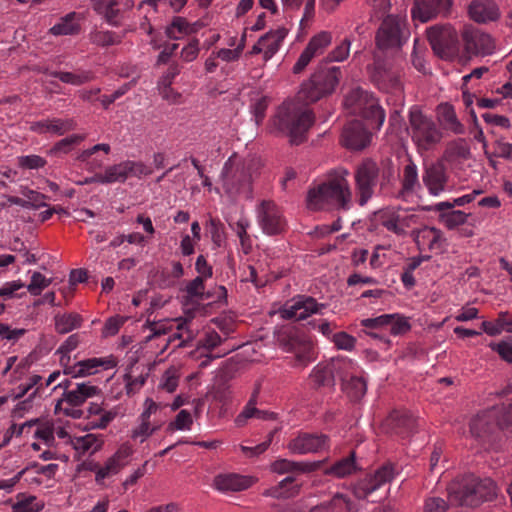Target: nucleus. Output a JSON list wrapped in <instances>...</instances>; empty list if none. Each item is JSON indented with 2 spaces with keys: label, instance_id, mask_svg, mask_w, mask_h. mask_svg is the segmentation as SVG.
<instances>
[{
  "label": "nucleus",
  "instance_id": "obj_1",
  "mask_svg": "<svg viewBox=\"0 0 512 512\" xmlns=\"http://www.w3.org/2000/svg\"><path fill=\"white\" fill-rule=\"evenodd\" d=\"M340 76L339 67L320 65L311 78L302 84L297 100L286 101L278 108L274 125L288 135L292 143H301L314 122L312 111L306 106L332 94Z\"/></svg>",
  "mask_w": 512,
  "mask_h": 512
},
{
  "label": "nucleus",
  "instance_id": "obj_2",
  "mask_svg": "<svg viewBox=\"0 0 512 512\" xmlns=\"http://www.w3.org/2000/svg\"><path fill=\"white\" fill-rule=\"evenodd\" d=\"M345 169L335 171L325 182L309 189L307 206L312 210H349L352 205V191Z\"/></svg>",
  "mask_w": 512,
  "mask_h": 512
},
{
  "label": "nucleus",
  "instance_id": "obj_3",
  "mask_svg": "<svg viewBox=\"0 0 512 512\" xmlns=\"http://www.w3.org/2000/svg\"><path fill=\"white\" fill-rule=\"evenodd\" d=\"M396 169L390 158L380 163L372 159H365L357 165L354 172L356 200L364 206L374 195L375 188L381 178V187L389 184L395 178Z\"/></svg>",
  "mask_w": 512,
  "mask_h": 512
},
{
  "label": "nucleus",
  "instance_id": "obj_4",
  "mask_svg": "<svg viewBox=\"0 0 512 512\" xmlns=\"http://www.w3.org/2000/svg\"><path fill=\"white\" fill-rule=\"evenodd\" d=\"M260 162L255 158L241 159L232 155L222 170V187L232 199L243 195L251 198L252 183L258 174Z\"/></svg>",
  "mask_w": 512,
  "mask_h": 512
},
{
  "label": "nucleus",
  "instance_id": "obj_5",
  "mask_svg": "<svg viewBox=\"0 0 512 512\" xmlns=\"http://www.w3.org/2000/svg\"><path fill=\"white\" fill-rule=\"evenodd\" d=\"M449 501L453 505L476 507L497 495L496 484L490 478H479L473 474L457 478L448 486Z\"/></svg>",
  "mask_w": 512,
  "mask_h": 512
},
{
  "label": "nucleus",
  "instance_id": "obj_6",
  "mask_svg": "<svg viewBox=\"0 0 512 512\" xmlns=\"http://www.w3.org/2000/svg\"><path fill=\"white\" fill-rule=\"evenodd\" d=\"M512 432V403L494 406L471 420L470 432L479 439L484 449L493 447L494 433L498 430Z\"/></svg>",
  "mask_w": 512,
  "mask_h": 512
},
{
  "label": "nucleus",
  "instance_id": "obj_7",
  "mask_svg": "<svg viewBox=\"0 0 512 512\" xmlns=\"http://www.w3.org/2000/svg\"><path fill=\"white\" fill-rule=\"evenodd\" d=\"M409 133L419 154L433 150L442 140L443 133L437 123L420 109L413 107L409 113Z\"/></svg>",
  "mask_w": 512,
  "mask_h": 512
},
{
  "label": "nucleus",
  "instance_id": "obj_8",
  "mask_svg": "<svg viewBox=\"0 0 512 512\" xmlns=\"http://www.w3.org/2000/svg\"><path fill=\"white\" fill-rule=\"evenodd\" d=\"M277 342L285 352L294 354V367L304 368L315 360V348L309 337L294 326L281 328Z\"/></svg>",
  "mask_w": 512,
  "mask_h": 512
},
{
  "label": "nucleus",
  "instance_id": "obj_9",
  "mask_svg": "<svg viewBox=\"0 0 512 512\" xmlns=\"http://www.w3.org/2000/svg\"><path fill=\"white\" fill-rule=\"evenodd\" d=\"M345 106L353 114L361 115L373 129H380L385 121L384 109L374 95L362 88L353 89L345 98Z\"/></svg>",
  "mask_w": 512,
  "mask_h": 512
},
{
  "label": "nucleus",
  "instance_id": "obj_10",
  "mask_svg": "<svg viewBox=\"0 0 512 512\" xmlns=\"http://www.w3.org/2000/svg\"><path fill=\"white\" fill-rule=\"evenodd\" d=\"M371 82L381 91L400 95L402 93V82L400 71L392 64L382 59L377 53L374 61L367 67Z\"/></svg>",
  "mask_w": 512,
  "mask_h": 512
},
{
  "label": "nucleus",
  "instance_id": "obj_11",
  "mask_svg": "<svg viewBox=\"0 0 512 512\" xmlns=\"http://www.w3.org/2000/svg\"><path fill=\"white\" fill-rule=\"evenodd\" d=\"M100 392L101 390L95 385L78 383L74 389L63 392L62 398L55 405V413L62 412L66 416L80 418L83 413L78 407L87 399L99 395Z\"/></svg>",
  "mask_w": 512,
  "mask_h": 512
},
{
  "label": "nucleus",
  "instance_id": "obj_12",
  "mask_svg": "<svg viewBox=\"0 0 512 512\" xmlns=\"http://www.w3.org/2000/svg\"><path fill=\"white\" fill-rule=\"evenodd\" d=\"M433 52L442 59H452L458 52V36L450 25H434L427 30Z\"/></svg>",
  "mask_w": 512,
  "mask_h": 512
},
{
  "label": "nucleus",
  "instance_id": "obj_13",
  "mask_svg": "<svg viewBox=\"0 0 512 512\" xmlns=\"http://www.w3.org/2000/svg\"><path fill=\"white\" fill-rule=\"evenodd\" d=\"M409 32L405 22L396 16L387 15L376 34V45L380 50L399 48L407 40Z\"/></svg>",
  "mask_w": 512,
  "mask_h": 512
},
{
  "label": "nucleus",
  "instance_id": "obj_14",
  "mask_svg": "<svg viewBox=\"0 0 512 512\" xmlns=\"http://www.w3.org/2000/svg\"><path fill=\"white\" fill-rule=\"evenodd\" d=\"M395 467L386 463L379 467L373 474H367L359 479L353 486V495L360 500L366 499L374 491L389 483L395 477Z\"/></svg>",
  "mask_w": 512,
  "mask_h": 512
},
{
  "label": "nucleus",
  "instance_id": "obj_15",
  "mask_svg": "<svg viewBox=\"0 0 512 512\" xmlns=\"http://www.w3.org/2000/svg\"><path fill=\"white\" fill-rule=\"evenodd\" d=\"M419 220V215L402 207L388 208L380 213L381 225L398 236L404 235L406 229L418 224Z\"/></svg>",
  "mask_w": 512,
  "mask_h": 512
},
{
  "label": "nucleus",
  "instance_id": "obj_16",
  "mask_svg": "<svg viewBox=\"0 0 512 512\" xmlns=\"http://www.w3.org/2000/svg\"><path fill=\"white\" fill-rule=\"evenodd\" d=\"M349 367H353L352 360L343 357L317 364L310 374L313 386L315 388L334 386L335 377L340 378L343 368Z\"/></svg>",
  "mask_w": 512,
  "mask_h": 512
},
{
  "label": "nucleus",
  "instance_id": "obj_17",
  "mask_svg": "<svg viewBox=\"0 0 512 512\" xmlns=\"http://www.w3.org/2000/svg\"><path fill=\"white\" fill-rule=\"evenodd\" d=\"M257 220L267 235L281 234L286 228V220L280 208L271 200H263L257 208Z\"/></svg>",
  "mask_w": 512,
  "mask_h": 512
},
{
  "label": "nucleus",
  "instance_id": "obj_18",
  "mask_svg": "<svg viewBox=\"0 0 512 512\" xmlns=\"http://www.w3.org/2000/svg\"><path fill=\"white\" fill-rule=\"evenodd\" d=\"M325 307V304L318 303L311 296L300 295L287 302L280 310V315L286 320H303Z\"/></svg>",
  "mask_w": 512,
  "mask_h": 512
},
{
  "label": "nucleus",
  "instance_id": "obj_19",
  "mask_svg": "<svg viewBox=\"0 0 512 512\" xmlns=\"http://www.w3.org/2000/svg\"><path fill=\"white\" fill-rule=\"evenodd\" d=\"M352 366L343 368L340 379L342 390L346 396L353 402L360 401L367 391L366 380L361 375L362 370L352 361Z\"/></svg>",
  "mask_w": 512,
  "mask_h": 512
},
{
  "label": "nucleus",
  "instance_id": "obj_20",
  "mask_svg": "<svg viewBox=\"0 0 512 512\" xmlns=\"http://www.w3.org/2000/svg\"><path fill=\"white\" fill-rule=\"evenodd\" d=\"M329 448V437L325 434L301 433L293 438L288 449L293 454L317 453Z\"/></svg>",
  "mask_w": 512,
  "mask_h": 512
},
{
  "label": "nucleus",
  "instance_id": "obj_21",
  "mask_svg": "<svg viewBox=\"0 0 512 512\" xmlns=\"http://www.w3.org/2000/svg\"><path fill=\"white\" fill-rule=\"evenodd\" d=\"M451 5V0H415L411 12L414 20L427 22L438 16H446Z\"/></svg>",
  "mask_w": 512,
  "mask_h": 512
},
{
  "label": "nucleus",
  "instance_id": "obj_22",
  "mask_svg": "<svg viewBox=\"0 0 512 512\" xmlns=\"http://www.w3.org/2000/svg\"><path fill=\"white\" fill-rule=\"evenodd\" d=\"M116 365L112 358H89L74 365H64L63 373L72 378L86 377L97 373L101 368L110 369Z\"/></svg>",
  "mask_w": 512,
  "mask_h": 512
},
{
  "label": "nucleus",
  "instance_id": "obj_23",
  "mask_svg": "<svg viewBox=\"0 0 512 512\" xmlns=\"http://www.w3.org/2000/svg\"><path fill=\"white\" fill-rule=\"evenodd\" d=\"M371 140V134L361 121L349 122L342 132V143L345 147L353 150L365 148Z\"/></svg>",
  "mask_w": 512,
  "mask_h": 512
},
{
  "label": "nucleus",
  "instance_id": "obj_24",
  "mask_svg": "<svg viewBox=\"0 0 512 512\" xmlns=\"http://www.w3.org/2000/svg\"><path fill=\"white\" fill-rule=\"evenodd\" d=\"M465 49L470 54H491L494 49L493 39L489 34L477 29H467L463 33Z\"/></svg>",
  "mask_w": 512,
  "mask_h": 512
},
{
  "label": "nucleus",
  "instance_id": "obj_25",
  "mask_svg": "<svg viewBox=\"0 0 512 512\" xmlns=\"http://www.w3.org/2000/svg\"><path fill=\"white\" fill-rule=\"evenodd\" d=\"M387 426L392 433L404 439L415 431L417 419L407 410H395L388 417Z\"/></svg>",
  "mask_w": 512,
  "mask_h": 512
},
{
  "label": "nucleus",
  "instance_id": "obj_26",
  "mask_svg": "<svg viewBox=\"0 0 512 512\" xmlns=\"http://www.w3.org/2000/svg\"><path fill=\"white\" fill-rule=\"evenodd\" d=\"M400 183L401 188L395 194V197L404 201H408L421 186L418 177V168L411 159L408 160V163L403 168Z\"/></svg>",
  "mask_w": 512,
  "mask_h": 512
},
{
  "label": "nucleus",
  "instance_id": "obj_27",
  "mask_svg": "<svg viewBox=\"0 0 512 512\" xmlns=\"http://www.w3.org/2000/svg\"><path fill=\"white\" fill-rule=\"evenodd\" d=\"M468 14L477 23H488L499 19L500 10L494 0H473L468 6Z\"/></svg>",
  "mask_w": 512,
  "mask_h": 512
},
{
  "label": "nucleus",
  "instance_id": "obj_28",
  "mask_svg": "<svg viewBox=\"0 0 512 512\" xmlns=\"http://www.w3.org/2000/svg\"><path fill=\"white\" fill-rule=\"evenodd\" d=\"M157 409L158 405L154 401H146V408L139 416L140 423L131 430V439L143 443L158 430L159 426H153L150 421L151 415Z\"/></svg>",
  "mask_w": 512,
  "mask_h": 512
},
{
  "label": "nucleus",
  "instance_id": "obj_29",
  "mask_svg": "<svg viewBox=\"0 0 512 512\" xmlns=\"http://www.w3.org/2000/svg\"><path fill=\"white\" fill-rule=\"evenodd\" d=\"M322 462H296L288 459H277L271 464V470L279 475L297 476L316 471Z\"/></svg>",
  "mask_w": 512,
  "mask_h": 512
},
{
  "label": "nucleus",
  "instance_id": "obj_30",
  "mask_svg": "<svg viewBox=\"0 0 512 512\" xmlns=\"http://www.w3.org/2000/svg\"><path fill=\"white\" fill-rule=\"evenodd\" d=\"M57 470V464L41 465L39 463H32L31 465L19 471L14 477L0 480V490H4L8 493L11 492L21 477L26 474L32 473L36 475H45L47 478H52Z\"/></svg>",
  "mask_w": 512,
  "mask_h": 512
},
{
  "label": "nucleus",
  "instance_id": "obj_31",
  "mask_svg": "<svg viewBox=\"0 0 512 512\" xmlns=\"http://www.w3.org/2000/svg\"><path fill=\"white\" fill-rule=\"evenodd\" d=\"M412 235L419 250H424L425 247H427L429 251L439 250L442 248L445 241L443 233L435 227L425 226L421 229L414 230Z\"/></svg>",
  "mask_w": 512,
  "mask_h": 512
},
{
  "label": "nucleus",
  "instance_id": "obj_32",
  "mask_svg": "<svg viewBox=\"0 0 512 512\" xmlns=\"http://www.w3.org/2000/svg\"><path fill=\"white\" fill-rule=\"evenodd\" d=\"M75 127L76 122L73 119L53 118L33 122L30 130L38 134L51 133L61 136L74 130Z\"/></svg>",
  "mask_w": 512,
  "mask_h": 512
},
{
  "label": "nucleus",
  "instance_id": "obj_33",
  "mask_svg": "<svg viewBox=\"0 0 512 512\" xmlns=\"http://www.w3.org/2000/svg\"><path fill=\"white\" fill-rule=\"evenodd\" d=\"M422 180L430 194L435 196L439 195L445 190L447 181L443 166L439 164H431L426 167Z\"/></svg>",
  "mask_w": 512,
  "mask_h": 512
},
{
  "label": "nucleus",
  "instance_id": "obj_34",
  "mask_svg": "<svg viewBox=\"0 0 512 512\" xmlns=\"http://www.w3.org/2000/svg\"><path fill=\"white\" fill-rule=\"evenodd\" d=\"M301 486L302 484L298 483L295 476H287L277 485L266 489L263 495L275 499H290L299 494Z\"/></svg>",
  "mask_w": 512,
  "mask_h": 512
},
{
  "label": "nucleus",
  "instance_id": "obj_35",
  "mask_svg": "<svg viewBox=\"0 0 512 512\" xmlns=\"http://www.w3.org/2000/svg\"><path fill=\"white\" fill-rule=\"evenodd\" d=\"M359 469L360 467L356 462V452L351 450L347 456L326 467L323 473L341 479L356 473Z\"/></svg>",
  "mask_w": 512,
  "mask_h": 512
},
{
  "label": "nucleus",
  "instance_id": "obj_36",
  "mask_svg": "<svg viewBox=\"0 0 512 512\" xmlns=\"http://www.w3.org/2000/svg\"><path fill=\"white\" fill-rule=\"evenodd\" d=\"M215 487L222 492H238L253 484L252 478L238 474H223L215 477Z\"/></svg>",
  "mask_w": 512,
  "mask_h": 512
},
{
  "label": "nucleus",
  "instance_id": "obj_37",
  "mask_svg": "<svg viewBox=\"0 0 512 512\" xmlns=\"http://www.w3.org/2000/svg\"><path fill=\"white\" fill-rule=\"evenodd\" d=\"M129 177L125 161L109 166L104 173H99L90 179H86L85 183H101L110 184L115 182H124Z\"/></svg>",
  "mask_w": 512,
  "mask_h": 512
},
{
  "label": "nucleus",
  "instance_id": "obj_38",
  "mask_svg": "<svg viewBox=\"0 0 512 512\" xmlns=\"http://www.w3.org/2000/svg\"><path fill=\"white\" fill-rule=\"evenodd\" d=\"M82 17L77 12H70L61 17L59 22L50 28V33L55 36L77 35L80 33V21Z\"/></svg>",
  "mask_w": 512,
  "mask_h": 512
},
{
  "label": "nucleus",
  "instance_id": "obj_39",
  "mask_svg": "<svg viewBox=\"0 0 512 512\" xmlns=\"http://www.w3.org/2000/svg\"><path fill=\"white\" fill-rule=\"evenodd\" d=\"M258 390L254 391L251 398L243 408L242 412L236 417L235 424L238 427L244 426L247 421L251 418H257L262 420H268L274 418V413L259 410L256 408Z\"/></svg>",
  "mask_w": 512,
  "mask_h": 512
},
{
  "label": "nucleus",
  "instance_id": "obj_40",
  "mask_svg": "<svg viewBox=\"0 0 512 512\" xmlns=\"http://www.w3.org/2000/svg\"><path fill=\"white\" fill-rule=\"evenodd\" d=\"M103 444L104 440L101 435L91 433L71 439L73 448L82 455L96 453L102 448Z\"/></svg>",
  "mask_w": 512,
  "mask_h": 512
},
{
  "label": "nucleus",
  "instance_id": "obj_41",
  "mask_svg": "<svg viewBox=\"0 0 512 512\" xmlns=\"http://www.w3.org/2000/svg\"><path fill=\"white\" fill-rule=\"evenodd\" d=\"M286 35L287 30L283 27H280L276 30H272L266 33L260 38V44H262L264 47V59L266 61L276 54Z\"/></svg>",
  "mask_w": 512,
  "mask_h": 512
},
{
  "label": "nucleus",
  "instance_id": "obj_42",
  "mask_svg": "<svg viewBox=\"0 0 512 512\" xmlns=\"http://www.w3.org/2000/svg\"><path fill=\"white\" fill-rule=\"evenodd\" d=\"M198 28V23L190 24L185 18L177 16L166 27L165 34L169 39L178 40L183 35L196 33Z\"/></svg>",
  "mask_w": 512,
  "mask_h": 512
},
{
  "label": "nucleus",
  "instance_id": "obj_43",
  "mask_svg": "<svg viewBox=\"0 0 512 512\" xmlns=\"http://www.w3.org/2000/svg\"><path fill=\"white\" fill-rule=\"evenodd\" d=\"M50 76L74 86H80L94 78L93 73L87 70H78L77 72L53 71L50 73Z\"/></svg>",
  "mask_w": 512,
  "mask_h": 512
},
{
  "label": "nucleus",
  "instance_id": "obj_44",
  "mask_svg": "<svg viewBox=\"0 0 512 512\" xmlns=\"http://www.w3.org/2000/svg\"><path fill=\"white\" fill-rule=\"evenodd\" d=\"M55 329L60 334H66L79 328L83 322V318L78 313L57 314L54 318Z\"/></svg>",
  "mask_w": 512,
  "mask_h": 512
},
{
  "label": "nucleus",
  "instance_id": "obj_45",
  "mask_svg": "<svg viewBox=\"0 0 512 512\" xmlns=\"http://www.w3.org/2000/svg\"><path fill=\"white\" fill-rule=\"evenodd\" d=\"M44 503L37 500L36 496L20 493L17 501L12 505L13 512H39Z\"/></svg>",
  "mask_w": 512,
  "mask_h": 512
},
{
  "label": "nucleus",
  "instance_id": "obj_46",
  "mask_svg": "<svg viewBox=\"0 0 512 512\" xmlns=\"http://www.w3.org/2000/svg\"><path fill=\"white\" fill-rule=\"evenodd\" d=\"M325 507L332 512H358L357 504L342 493L335 494Z\"/></svg>",
  "mask_w": 512,
  "mask_h": 512
},
{
  "label": "nucleus",
  "instance_id": "obj_47",
  "mask_svg": "<svg viewBox=\"0 0 512 512\" xmlns=\"http://www.w3.org/2000/svg\"><path fill=\"white\" fill-rule=\"evenodd\" d=\"M185 292L190 301L200 303L207 298L205 291V280L194 278L186 284Z\"/></svg>",
  "mask_w": 512,
  "mask_h": 512
},
{
  "label": "nucleus",
  "instance_id": "obj_48",
  "mask_svg": "<svg viewBox=\"0 0 512 512\" xmlns=\"http://www.w3.org/2000/svg\"><path fill=\"white\" fill-rule=\"evenodd\" d=\"M89 39L91 43L95 45L107 47L119 44L122 38L120 35L112 31L95 30L90 33Z\"/></svg>",
  "mask_w": 512,
  "mask_h": 512
},
{
  "label": "nucleus",
  "instance_id": "obj_49",
  "mask_svg": "<svg viewBox=\"0 0 512 512\" xmlns=\"http://www.w3.org/2000/svg\"><path fill=\"white\" fill-rule=\"evenodd\" d=\"M85 139V136L73 134L64 139H61L49 150L51 155H60L69 153L76 145L80 144Z\"/></svg>",
  "mask_w": 512,
  "mask_h": 512
},
{
  "label": "nucleus",
  "instance_id": "obj_50",
  "mask_svg": "<svg viewBox=\"0 0 512 512\" xmlns=\"http://www.w3.org/2000/svg\"><path fill=\"white\" fill-rule=\"evenodd\" d=\"M121 453H115L109 458L104 466L100 467L96 472V481L99 482L111 475L117 474L123 467L124 463L120 462Z\"/></svg>",
  "mask_w": 512,
  "mask_h": 512
},
{
  "label": "nucleus",
  "instance_id": "obj_51",
  "mask_svg": "<svg viewBox=\"0 0 512 512\" xmlns=\"http://www.w3.org/2000/svg\"><path fill=\"white\" fill-rule=\"evenodd\" d=\"M102 407L99 404L91 403L88 409L90 415H100L99 419L92 421L90 424L93 428L104 429L115 418L116 413L105 411L102 413Z\"/></svg>",
  "mask_w": 512,
  "mask_h": 512
},
{
  "label": "nucleus",
  "instance_id": "obj_52",
  "mask_svg": "<svg viewBox=\"0 0 512 512\" xmlns=\"http://www.w3.org/2000/svg\"><path fill=\"white\" fill-rule=\"evenodd\" d=\"M470 214H467L460 210H450L440 214V220L444 223V225L452 230L456 227L463 225L467 222V219Z\"/></svg>",
  "mask_w": 512,
  "mask_h": 512
},
{
  "label": "nucleus",
  "instance_id": "obj_53",
  "mask_svg": "<svg viewBox=\"0 0 512 512\" xmlns=\"http://www.w3.org/2000/svg\"><path fill=\"white\" fill-rule=\"evenodd\" d=\"M441 118L446 128L455 134L464 133L463 125L458 121L456 113L452 106L445 105L441 111Z\"/></svg>",
  "mask_w": 512,
  "mask_h": 512
},
{
  "label": "nucleus",
  "instance_id": "obj_54",
  "mask_svg": "<svg viewBox=\"0 0 512 512\" xmlns=\"http://www.w3.org/2000/svg\"><path fill=\"white\" fill-rule=\"evenodd\" d=\"M505 324H507V312H500L494 321H483L481 329L489 336H498L505 331Z\"/></svg>",
  "mask_w": 512,
  "mask_h": 512
},
{
  "label": "nucleus",
  "instance_id": "obj_55",
  "mask_svg": "<svg viewBox=\"0 0 512 512\" xmlns=\"http://www.w3.org/2000/svg\"><path fill=\"white\" fill-rule=\"evenodd\" d=\"M26 387H29V390L31 391L34 389L30 394L28 399L22 401L19 403V407L21 409H26L27 407H30V402L33 398H35L37 395L41 397V392L44 390V386L42 383V377L40 375H32L29 377L28 381L26 383H23Z\"/></svg>",
  "mask_w": 512,
  "mask_h": 512
},
{
  "label": "nucleus",
  "instance_id": "obj_56",
  "mask_svg": "<svg viewBox=\"0 0 512 512\" xmlns=\"http://www.w3.org/2000/svg\"><path fill=\"white\" fill-rule=\"evenodd\" d=\"M47 164L45 158L39 155H22L17 157V165L23 170H37L43 168Z\"/></svg>",
  "mask_w": 512,
  "mask_h": 512
},
{
  "label": "nucleus",
  "instance_id": "obj_57",
  "mask_svg": "<svg viewBox=\"0 0 512 512\" xmlns=\"http://www.w3.org/2000/svg\"><path fill=\"white\" fill-rule=\"evenodd\" d=\"M331 39L330 33L325 31L320 32L309 41L306 48L313 52L314 56H317L323 53L324 49L330 44Z\"/></svg>",
  "mask_w": 512,
  "mask_h": 512
},
{
  "label": "nucleus",
  "instance_id": "obj_58",
  "mask_svg": "<svg viewBox=\"0 0 512 512\" xmlns=\"http://www.w3.org/2000/svg\"><path fill=\"white\" fill-rule=\"evenodd\" d=\"M249 226H250L249 220L245 217H241L235 223V228H234L245 253H248L251 248V239L247 233V229L249 228Z\"/></svg>",
  "mask_w": 512,
  "mask_h": 512
},
{
  "label": "nucleus",
  "instance_id": "obj_59",
  "mask_svg": "<svg viewBox=\"0 0 512 512\" xmlns=\"http://www.w3.org/2000/svg\"><path fill=\"white\" fill-rule=\"evenodd\" d=\"M51 284V279L46 278L40 272H34L31 281L27 286L28 292L33 296H38Z\"/></svg>",
  "mask_w": 512,
  "mask_h": 512
},
{
  "label": "nucleus",
  "instance_id": "obj_60",
  "mask_svg": "<svg viewBox=\"0 0 512 512\" xmlns=\"http://www.w3.org/2000/svg\"><path fill=\"white\" fill-rule=\"evenodd\" d=\"M391 315H392V321H390V323H389L388 331L392 335H394V336L403 335L410 330L411 326L406 317L401 316L399 314H391Z\"/></svg>",
  "mask_w": 512,
  "mask_h": 512
},
{
  "label": "nucleus",
  "instance_id": "obj_61",
  "mask_svg": "<svg viewBox=\"0 0 512 512\" xmlns=\"http://www.w3.org/2000/svg\"><path fill=\"white\" fill-rule=\"evenodd\" d=\"M276 433H277V429H274L268 434L267 439L264 442L254 446V447L241 445L240 449L243 452V454L247 457L258 456V455L264 453L268 449V447L270 446V444L273 440V437Z\"/></svg>",
  "mask_w": 512,
  "mask_h": 512
},
{
  "label": "nucleus",
  "instance_id": "obj_62",
  "mask_svg": "<svg viewBox=\"0 0 512 512\" xmlns=\"http://www.w3.org/2000/svg\"><path fill=\"white\" fill-rule=\"evenodd\" d=\"M135 84H136V80L133 79L130 82L123 84L116 91H114L111 95H103L100 98L101 104L103 105V107L105 109H107L117 99H119L123 95H125Z\"/></svg>",
  "mask_w": 512,
  "mask_h": 512
},
{
  "label": "nucleus",
  "instance_id": "obj_63",
  "mask_svg": "<svg viewBox=\"0 0 512 512\" xmlns=\"http://www.w3.org/2000/svg\"><path fill=\"white\" fill-rule=\"evenodd\" d=\"M332 342L338 349L351 351L356 344V338L346 332H337L333 334Z\"/></svg>",
  "mask_w": 512,
  "mask_h": 512
},
{
  "label": "nucleus",
  "instance_id": "obj_64",
  "mask_svg": "<svg viewBox=\"0 0 512 512\" xmlns=\"http://www.w3.org/2000/svg\"><path fill=\"white\" fill-rule=\"evenodd\" d=\"M126 320V317L120 315H115L108 318L103 327L102 334L105 337L116 335L119 332L120 328L124 325Z\"/></svg>",
  "mask_w": 512,
  "mask_h": 512
}]
</instances>
